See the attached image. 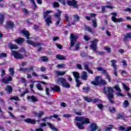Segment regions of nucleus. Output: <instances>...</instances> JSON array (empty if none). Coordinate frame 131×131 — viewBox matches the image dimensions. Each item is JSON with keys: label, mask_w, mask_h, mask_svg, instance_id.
Returning <instances> with one entry per match:
<instances>
[{"label": "nucleus", "mask_w": 131, "mask_h": 131, "mask_svg": "<svg viewBox=\"0 0 131 131\" xmlns=\"http://www.w3.org/2000/svg\"><path fill=\"white\" fill-rule=\"evenodd\" d=\"M75 120L77 121H81V122H78L76 123V125L79 129H83L84 128V126H83L84 123H90V119L83 117H76Z\"/></svg>", "instance_id": "f257e3e1"}, {"label": "nucleus", "mask_w": 131, "mask_h": 131, "mask_svg": "<svg viewBox=\"0 0 131 131\" xmlns=\"http://www.w3.org/2000/svg\"><path fill=\"white\" fill-rule=\"evenodd\" d=\"M102 92L105 95H107V99L111 103H113L112 99L113 98V88L110 87H104L102 90Z\"/></svg>", "instance_id": "f03ea898"}, {"label": "nucleus", "mask_w": 131, "mask_h": 131, "mask_svg": "<svg viewBox=\"0 0 131 131\" xmlns=\"http://www.w3.org/2000/svg\"><path fill=\"white\" fill-rule=\"evenodd\" d=\"M53 13L52 10H46L43 12V17L45 18V21L47 24V25L50 26V24H52L53 22L52 21V16L49 15V14Z\"/></svg>", "instance_id": "7ed1b4c3"}, {"label": "nucleus", "mask_w": 131, "mask_h": 131, "mask_svg": "<svg viewBox=\"0 0 131 131\" xmlns=\"http://www.w3.org/2000/svg\"><path fill=\"white\" fill-rule=\"evenodd\" d=\"M98 41L99 40L97 39H95L94 40L92 41L90 49L93 50L95 53H97V54H98V55H104L103 52L97 51V45H98Z\"/></svg>", "instance_id": "20e7f679"}, {"label": "nucleus", "mask_w": 131, "mask_h": 131, "mask_svg": "<svg viewBox=\"0 0 131 131\" xmlns=\"http://www.w3.org/2000/svg\"><path fill=\"white\" fill-rule=\"evenodd\" d=\"M57 82L58 84H60L63 88L66 89H69L70 88V84L66 81V80L64 78H60L58 79Z\"/></svg>", "instance_id": "39448f33"}, {"label": "nucleus", "mask_w": 131, "mask_h": 131, "mask_svg": "<svg viewBox=\"0 0 131 131\" xmlns=\"http://www.w3.org/2000/svg\"><path fill=\"white\" fill-rule=\"evenodd\" d=\"M70 37L71 46L70 47V49H71V48H73V47H74V45H75V42H76V40L77 39L78 36L72 33Z\"/></svg>", "instance_id": "423d86ee"}, {"label": "nucleus", "mask_w": 131, "mask_h": 131, "mask_svg": "<svg viewBox=\"0 0 131 131\" xmlns=\"http://www.w3.org/2000/svg\"><path fill=\"white\" fill-rule=\"evenodd\" d=\"M73 75L75 78V81L77 83L76 86L77 88H79V85H80V84H81V82L79 81V80H78L80 77L79 73H78L77 72H73Z\"/></svg>", "instance_id": "0eeeda50"}, {"label": "nucleus", "mask_w": 131, "mask_h": 131, "mask_svg": "<svg viewBox=\"0 0 131 131\" xmlns=\"http://www.w3.org/2000/svg\"><path fill=\"white\" fill-rule=\"evenodd\" d=\"M112 16H113L112 17V20L113 22H114L115 23H118L119 22H122V21H123V20L122 19V18H117L116 17H117V13L116 12H113L111 14Z\"/></svg>", "instance_id": "6e6552de"}, {"label": "nucleus", "mask_w": 131, "mask_h": 131, "mask_svg": "<svg viewBox=\"0 0 131 131\" xmlns=\"http://www.w3.org/2000/svg\"><path fill=\"white\" fill-rule=\"evenodd\" d=\"M11 55L15 59H23V55L21 54L19 52L16 51H11Z\"/></svg>", "instance_id": "1a4fd4ad"}, {"label": "nucleus", "mask_w": 131, "mask_h": 131, "mask_svg": "<svg viewBox=\"0 0 131 131\" xmlns=\"http://www.w3.org/2000/svg\"><path fill=\"white\" fill-rule=\"evenodd\" d=\"M101 77L100 76L95 77V80L93 81H91V83L94 85H100L101 84Z\"/></svg>", "instance_id": "9d476101"}, {"label": "nucleus", "mask_w": 131, "mask_h": 131, "mask_svg": "<svg viewBox=\"0 0 131 131\" xmlns=\"http://www.w3.org/2000/svg\"><path fill=\"white\" fill-rule=\"evenodd\" d=\"M67 4L69 6H72L74 8H77V2L75 0H68Z\"/></svg>", "instance_id": "9b49d317"}, {"label": "nucleus", "mask_w": 131, "mask_h": 131, "mask_svg": "<svg viewBox=\"0 0 131 131\" xmlns=\"http://www.w3.org/2000/svg\"><path fill=\"white\" fill-rule=\"evenodd\" d=\"M112 62V67L113 68L115 72L114 73V74L115 76H117V72H116V69H117V66H116V60H112L111 61Z\"/></svg>", "instance_id": "f8f14e48"}, {"label": "nucleus", "mask_w": 131, "mask_h": 131, "mask_svg": "<svg viewBox=\"0 0 131 131\" xmlns=\"http://www.w3.org/2000/svg\"><path fill=\"white\" fill-rule=\"evenodd\" d=\"M83 99L85 101L88 102H92L93 103H97V102L99 101V99H93L86 97H84Z\"/></svg>", "instance_id": "ddd939ff"}, {"label": "nucleus", "mask_w": 131, "mask_h": 131, "mask_svg": "<svg viewBox=\"0 0 131 131\" xmlns=\"http://www.w3.org/2000/svg\"><path fill=\"white\" fill-rule=\"evenodd\" d=\"M20 33L26 37L27 39H29V31L26 30H22L20 31Z\"/></svg>", "instance_id": "4468645a"}, {"label": "nucleus", "mask_w": 131, "mask_h": 131, "mask_svg": "<svg viewBox=\"0 0 131 131\" xmlns=\"http://www.w3.org/2000/svg\"><path fill=\"white\" fill-rule=\"evenodd\" d=\"M25 122H27V123H31V124H35L36 122V120L30 118H27L24 120Z\"/></svg>", "instance_id": "2eb2a0df"}, {"label": "nucleus", "mask_w": 131, "mask_h": 131, "mask_svg": "<svg viewBox=\"0 0 131 131\" xmlns=\"http://www.w3.org/2000/svg\"><path fill=\"white\" fill-rule=\"evenodd\" d=\"M27 42L31 46H33V47H37L38 46H40V43H35L33 41L28 40H27Z\"/></svg>", "instance_id": "dca6fc26"}, {"label": "nucleus", "mask_w": 131, "mask_h": 131, "mask_svg": "<svg viewBox=\"0 0 131 131\" xmlns=\"http://www.w3.org/2000/svg\"><path fill=\"white\" fill-rule=\"evenodd\" d=\"M58 117H59V115L56 114V115H53L49 117H46L45 118H43L42 120L46 122L47 121V119H52V118H58Z\"/></svg>", "instance_id": "f3484780"}, {"label": "nucleus", "mask_w": 131, "mask_h": 131, "mask_svg": "<svg viewBox=\"0 0 131 131\" xmlns=\"http://www.w3.org/2000/svg\"><path fill=\"white\" fill-rule=\"evenodd\" d=\"M89 66H90V63H85L84 64V69H85V70H86L87 71H88V72H89V73H91V74H93V70L90 69V68H89Z\"/></svg>", "instance_id": "a211bd4d"}, {"label": "nucleus", "mask_w": 131, "mask_h": 131, "mask_svg": "<svg viewBox=\"0 0 131 131\" xmlns=\"http://www.w3.org/2000/svg\"><path fill=\"white\" fill-rule=\"evenodd\" d=\"M33 114L35 117H41L43 115V112H40L39 113H37L35 112H33Z\"/></svg>", "instance_id": "6ab92c4d"}, {"label": "nucleus", "mask_w": 131, "mask_h": 131, "mask_svg": "<svg viewBox=\"0 0 131 131\" xmlns=\"http://www.w3.org/2000/svg\"><path fill=\"white\" fill-rule=\"evenodd\" d=\"M12 77L9 76H8L7 79H5V78L2 79V81L4 83H8V82H9V81H12Z\"/></svg>", "instance_id": "aec40b11"}, {"label": "nucleus", "mask_w": 131, "mask_h": 131, "mask_svg": "<svg viewBox=\"0 0 131 131\" xmlns=\"http://www.w3.org/2000/svg\"><path fill=\"white\" fill-rule=\"evenodd\" d=\"M8 47L11 50H17V49H18V46H17V45H14L12 43H9Z\"/></svg>", "instance_id": "412c9836"}, {"label": "nucleus", "mask_w": 131, "mask_h": 131, "mask_svg": "<svg viewBox=\"0 0 131 131\" xmlns=\"http://www.w3.org/2000/svg\"><path fill=\"white\" fill-rule=\"evenodd\" d=\"M81 78L83 79V80H86V79H88V73L85 72H83L81 75Z\"/></svg>", "instance_id": "4be33fe9"}, {"label": "nucleus", "mask_w": 131, "mask_h": 131, "mask_svg": "<svg viewBox=\"0 0 131 131\" xmlns=\"http://www.w3.org/2000/svg\"><path fill=\"white\" fill-rule=\"evenodd\" d=\"M28 100H30V102H36L37 99L34 97V96H28Z\"/></svg>", "instance_id": "5701e85b"}, {"label": "nucleus", "mask_w": 131, "mask_h": 131, "mask_svg": "<svg viewBox=\"0 0 131 131\" xmlns=\"http://www.w3.org/2000/svg\"><path fill=\"white\" fill-rule=\"evenodd\" d=\"M91 131H95L97 130V128H98V126L95 123H92L91 124L90 126Z\"/></svg>", "instance_id": "b1692460"}, {"label": "nucleus", "mask_w": 131, "mask_h": 131, "mask_svg": "<svg viewBox=\"0 0 131 131\" xmlns=\"http://www.w3.org/2000/svg\"><path fill=\"white\" fill-rule=\"evenodd\" d=\"M56 59L57 60H66V57L61 55L60 54H58L56 56Z\"/></svg>", "instance_id": "393cba45"}, {"label": "nucleus", "mask_w": 131, "mask_h": 131, "mask_svg": "<svg viewBox=\"0 0 131 131\" xmlns=\"http://www.w3.org/2000/svg\"><path fill=\"white\" fill-rule=\"evenodd\" d=\"M67 71H55V73L56 75H64Z\"/></svg>", "instance_id": "a878e982"}, {"label": "nucleus", "mask_w": 131, "mask_h": 131, "mask_svg": "<svg viewBox=\"0 0 131 131\" xmlns=\"http://www.w3.org/2000/svg\"><path fill=\"white\" fill-rule=\"evenodd\" d=\"M48 126H49L50 128H51V129H52L54 131H58V128H56L55 127V126L53 125V124H52V123H47Z\"/></svg>", "instance_id": "bb28decb"}, {"label": "nucleus", "mask_w": 131, "mask_h": 131, "mask_svg": "<svg viewBox=\"0 0 131 131\" xmlns=\"http://www.w3.org/2000/svg\"><path fill=\"white\" fill-rule=\"evenodd\" d=\"M6 24L7 27H8L9 28H12V27H14V23L13 21H7Z\"/></svg>", "instance_id": "cd10ccee"}, {"label": "nucleus", "mask_w": 131, "mask_h": 131, "mask_svg": "<svg viewBox=\"0 0 131 131\" xmlns=\"http://www.w3.org/2000/svg\"><path fill=\"white\" fill-rule=\"evenodd\" d=\"M52 91H54V92H60V87L58 85H55L54 86L51 88Z\"/></svg>", "instance_id": "c85d7f7f"}, {"label": "nucleus", "mask_w": 131, "mask_h": 131, "mask_svg": "<svg viewBox=\"0 0 131 131\" xmlns=\"http://www.w3.org/2000/svg\"><path fill=\"white\" fill-rule=\"evenodd\" d=\"M24 40V38L20 37L15 40V41L16 43H23Z\"/></svg>", "instance_id": "c756f323"}, {"label": "nucleus", "mask_w": 131, "mask_h": 131, "mask_svg": "<svg viewBox=\"0 0 131 131\" xmlns=\"http://www.w3.org/2000/svg\"><path fill=\"white\" fill-rule=\"evenodd\" d=\"M129 105V102H128V100H125L123 103V107L124 108H127Z\"/></svg>", "instance_id": "7c9ffc66"}, {"label": "nucleus", "mask_w": 131, "mask_h": 131, "mask_svg": "<svg viewBox=\"0 0 131 131\" xmlns=\"http://www.w3.org/2000/svg\"><path fill=\"white\" fill-rule=\"evenodd\" d=\"M6 91L7 93H12L13 89L10 85H7L6 88Z\"/></svg>", "instance_id": "2f4dec72"}, {"label": "nucleus", "mask_w": 131, "mask_h": 131, "mask_svg": "<svg viewBox=\"0 0 131 131\" xmlns=\"http://www.w3.org/2000/svg\"><path fill=\"white\" fill-rule=\"evenodd\" d=\"M57 13L54 14V16L57 18H60V16H61V13H62V12H61L59 9L57 10Z\"/></svg>", "instance_id": "473e14b6"}, {"label": "nucleus", "mask_w": 131, "mask_h": 131, "mask_svg": "<svg viewBox=\"0 0 131 131\" xmlns=\"http://www.w3.org/2000/svg\"><path fill=\"white\" fill-rule=\"evenodd\" d=\"M4 20V13H0V24H3Z\"/></svg>", "instance_id": "72a5a7b5"}, {"label": "nucleus", "mask_w": 131, "mask_h": 131, "mask_svg": "<svg viewBox=\"0 0 131 131\" xmlns=\"http://www.w3.org/2000/svg\"><path fill=\"white\" fill-rule=\"evenodd\" d=\"M9 71L10 72V75H12V76H14V73H15V71H14V68H9Z\"/></svg>", "instance_id": "f704fd0d"}, {"label": "nucleus", "mask_w": 131, "mask_h": 131, "mask_svg": "<svg viewBox=\"0 0 131 131\" xmlns=\"http://www.w3.org/2000/svg\"><path fill=\"white\" fill-rule=\"evenodd\" d=\"M32 70H33V67L32 66H30L26 68V72H29Z\"/></svg>", "instance_id": "c9c22d12"}, {"label": "nucleus", "mask_w": 131, "mask_h": 131, "mask_svg": "<svg viewBox=\"0 0 131 131\" xmlns=\"http://www.w3.org/2000/svg\"><path fill=\"white\" fill-rule=\"evenodd\" d=\"M36 87L37 88V90H38L39 91H43V88H42L40 84H36Z\"/></svg>", "instance_id": "e433bc0d"}, {"label": "nucleus", "mask_w": 131, "mask_h": 131, "mask_svg": "<svg viewBox=\"0 0 131 131\" xmlns=\"http://www.w3.org/2000/svg\"><path fill=\"white\" fill-rule=\"evenodd\" d=\"M96 69H97L98 71H101L102 73H106V70H104L103 68H102V67L97 68Z\"/></svg>", "instance_id": "4c0bfd02"}, {"label": "nucleus", "mask_w": 131, "mask_h": 131, "mask_svg": "<svg viewBox=\"0 0 131 131\" xmlns=\"http://www.w3.org/2000/svg\"><path fill=\"white\" fill-rule=\"evenodd\" d=\"M79 46H80V42H77L76 44L75 51H78V50H79Z\"/></svg>", "instance_id": "58836bf2"}, {"label": "nucleus", "mask_w": 131, "mask_h": 131, "mask_svg": "<svg viewBox=\"0 0 131 131\" xmlns=\"http://www.w3.org/2000/svg\"><path fill=\"white\" fill-rule=\"evenodd\" d=\"M122 84V86H123L124 90H125V91H127V92L129 91V88L127 86H126V85L125 83H123Z\"/></svg>", "instance_id": "ea45409f"}, {"label": "nucleus", "mask_w": 131, "mask_h": 131, "mask_svg": "<svg viewBox=\"0 0 131 131\" xmlns=\"http://www.w3.org/2000/svg\"><path fill=\"white\" fill-rule=\"evenodd\" d=\"M126 38H131V33L127 34L126 36L124 37V40L126 41Z\"/></svg>", "instance_id": "a19ab883"}, {"label": "nucleus", "mask_w": 131, "mask_h": 131, "mask_svg": "<svg viewBox=\"0 0 131 131\" xmlns=\"http://www.w3.org/2000/svg\"><path fill=\"white\" fill-rule=\"evenodd\" d=\"M100 84H102L103 85H106L107 82H106V81L101 78L100 80Z\"/></svg>", "instance_id": "79ce46f5"}, {"label": "nucleus", "mask_w": 131, "mask_h": 131, "mask_svg": "<svg viewBox=\"0 0 131 131\" xmlns=\"http://www.w3.org/2000/svg\"><path fill=\"white\" fill-rule=\"evenodd\" d=\"M10 100H14L15 101H19V97L18 96H13L10 98Z\"/></svg>", "instance_id": "37998d69"}, {"label": "nucleus", "mask_w": 131, "mask_h": 131, "mask_svg": "<svg viewBox=\"0 0 131 131\" xmlns=\"http://www.w3.org/2000/svg\"><path fill=\"white\" fill-rule=\"evenodd\" d=\"M109 110L111 113H114L115 112V108L114 107H110Z\"/></svg>", "instance_id": "c03bdc74"}, {"label": "nucleus", "mask_w": 131, "mask_h": 131, "mask_svg": "<svg viewBox=\"0 0 131 131\" xmlns=\"http://www.w3.org/2000/svg\"><path fill=\"white\" fill-rule=\"evenodd\" d=\"M41 59L43 62H48L49 61V58L47 57H41Z\"/></svg>", "instance_id": "a18cd8bd"}, {"label": "nucleus", "mask_w": 131, "mask_h": 131, "mask_svg": "<svg viewBox=\"0 0 131 131\" xmlns=\"http://www.w3.org/2000/svg\"><path fill=\"white\" fill-rule=\"evenodd\" d=\"M114 88L115 89L116 91H117V92H121V90L120 89L118 85H115L114 86Z\"/></svg>", "instance_id": "49530a36"}, {"label": "nucleus", "mask_w": 131, "mask_h": 131, "mask_svg": "<svg viewBox=\"0 0 131 131\" xmlns=\"http://www.w3.org/2000/svg\"><path fill=\"white\" fill-rule=\"evenodd\" d=\"M1 72V76L2 77H4V76L6 75V71H5V70H4L3 69H2Z\"/></svg>", "instance_id": "de8ad7c7"}, {"label": "nucleus", "mask_w": 131, "mask_h": 131, "mask_svg": "<svg viewBox=\"0 0 131 131\" xmlns=\"http://www.w3.org/2000/svg\"><path fill=\"white\" fill-rule=\"evenodd\" d=\"M92 23L93 24L94 27H97V21H96V18L92 19Z\"/></svg>", "instance_id": "09e8293b"}, {"label": "nucleus", "mask_w": 131, "mask_h": 131, "mask_svg": "<svg viewBox=\"0 0 131 131\" xmlns=\"http://www.w3.org/2000/svg\"><path fill=\"white\" fill-rule=\"evenodd\" d=\"M7 55L6 53H2L0 54V57L1 58H6L7 57Z\"/></svg>", "instance_id": "8fccbe9b"}, {"label": "nucleus", "mask_w": 131, "mask_h": 131, "mask_svg": "<svg viewBox=\"0 0 131 131\" xmlns=\"http://www.w3.org/2000/svg\"><path fill=\"white\" fill-rule=\"evenodd\" d=\"M85 30H86V31H89V32H93V31L91 29V28L86 26H85Z\"/></svg>", "instance_id": "3c124183"}, {"label": "nucleus", "mask_w": 131, "mask_h": 131, "mask_svg": "<svg viewBox=\"0 0 131 131\" xmlns=\"http://www.w3.org/2000/svg\"><path fill=\"white\" fill-rule=\"evenodd\" d=\"M30 1L33 4V6L34 7V10H35V9H36V4H35V2L34 1V0H30Z\"/></svg>", "instance_id": "603ef678"}, {"label": "nucleus", "mask_w": 131, "mask_h": 131, "mask_svg": "<svg viewBox=\"0 0 131 131\" xmlns=\"http://www.w3.org/2000/svg\"><path fill=\"white\" fill-rule=\"evenodd\" d=\"M75 21H79V16L77 15H75L74 16Z\"/></svg>", "instance_id": "864d4df0"}, {"label": "nucleus", "mask_w": 131, "mask_h": 131, "mask_svg": "<svg viewBox=\"0 0 131 131\" xmlns=\"http://www.w3.org/2000/svg\"><path fill=\"white\" fill-rule=\"evenodd\" d=\"M59 3H61V4H63V5H65L66 3H67V0H57Z\"/></svg>", "instance_id": "5fc2aeb1"}, {"label": "nucleus", "mask_w": 131, "mask_h": 131, "mask_svg": "<svg viewBox=\"0 0 131 131\" xmlns=\"http://www.w3.org/2000/svg\"><path fill=\"white\" fill-rule=\"evenodd\" d=\"M57 67L58 68H63V67H65V64L62 63V64H59L57 66Z\"/></svg>", "instance_id": "6e6d98bb"}, {"label": "nucleus", "mask_w": 131, "mask_h": 131, "mask_svg": "<svg viewBox=\"0 0 131 131\" xmlns=\"http://www.w3.org/2000/svg\"><path fill=\"white\" fill-rule=\"evenodd\" d=\"M97 107L100 109V110H102L103 109V104L100 103L98 104H97Z\"/></svg>", "instance_id": "4d7b16f0"}, {"label": "nucleus", "mask_w": 131, "mask_h": 131, "mask_svg": "<svg viewBox=\"0 0 131 131\" xmlns=\"http://www.w3.org/2000/svg\"><path fill=\"white\" fill-rule=\"evenodd\" d=\"M104 50L105 51H106L107 52V53H110V52L111 51V49L108 47H104Z\"/></svg>", "instance_id": "13d9d810"}, {"label": "nucleus", "mask_w": 131, "mask_h": 131, "mask_svg": "<svg viewBox=\"0 0 131 131\" xmlns=\"http://www.w3.org/2000/svg\"><path fill=\"white\" fill-rule=\"evenodd\" d=\"M63 117H65L66 118H69L71 117V115L68 114H64Z\"/></svg>", "instance_id": "bf43d9fd"}, {"label": "nucleus", "mask_w": 131, "mask_h": 131, "mask_svg": "<svg viewBox=\"0 0 131 131\" xmlns=\"http://www.w3.org/2000/svg\"><path fill=\"white\" fill-rule=\"evenodd\" d=\"M76 67L77 69H79L80 70H81L82 69V67H81V64L78 63L76 65Z\"/></svg>", "instance_id": "052dcab7"}, {"label": "nucleus", "mask_w": 131, "mask_h": 131, "mask_svg": "<svg viewBox=\"0 0 131 131\" xmlns=\"http://www.w3.org/2000/svg\"><path fill=\"white\" fill-rule=\"evenodd\" d=\"M46 93L47 96L50 95V89L49 88H47L46 89Z\"/></svg>", "instance_id": "680f3d73"}, {"label": "nucleus", "mask_w": 131, "mask_h": 131, "mask_svg": "<svg viewBox=\"0 0 131 131\" xmlns=\"http://www.w3.org/2000/svg\"><path fill=\"white\" fill-rule=\"evenodd\" d=\"M112 128H113V126L109 125L106 128V130H110L111 129H112Z\"/></svg>", "instance_id": "e2e57ef3"}, {"label": "nucleus", "mask_w": 131, "mask_h": 131, "mask_svg": "<svg viewBox=\"0 0 131 131\" xmlns=\"http://www.w3.org/2000/svg\"><path fill=\"white\" fill-rule=\"evenodd\" d=\"M53 5L54 7H55L56 8H58V7H59V3L58 2H54Z\"/></svg>", "instance_id": "0e129e2a"}, {"label": "nucleus", "mask_w": 131, "mask_h": 131, "mask_svg": "<svg viewBox=\"0 0 131 131\" xmlns=\"http://www.w3.org/2000/svg\"><path fill=\"white\" fill-rule=\"evenodd\" d=\"M84 39L86 41L90 40L91 39V37H90L86 35H85V36H84Z\"/></svg>", "instance_id": "69168bd1"}, {"label": "nucleus", "mask_w": 131, "mask_h": 131, "mask_svg": "<svg viewBox=\"0 0 131 131\" xmlns=\"http://www.w3.org/2000/svg\"><path fill=\"white\" fill-rule=\"evenodd\" d=\"M19 70V71H21V72H26V68H20Z\"/></svg>", "instance_id": "338daca9"}, {"label": "nucleus", "mask_w": 131, "mask_h": 131, "mask_svg": "<svg viewBox=\"0 0 131 131\" xmlns=\"http://www.w3.org/2000/svg\"><path fill=\"white\" fill-rule=\"evenodd\" d=\"M60 106H61V107H66V106H67V104H66V103H64V102H61V103H60Z\"/></svg>", "instance_id": "774afa93"}]
</instances>
